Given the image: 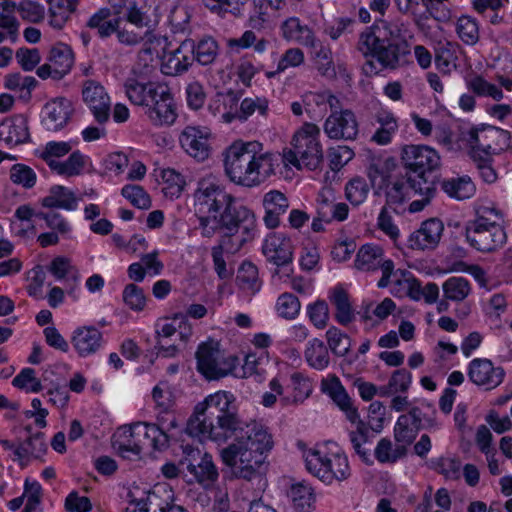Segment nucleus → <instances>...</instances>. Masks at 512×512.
Returning <instances> with one entry per match:
<instances>
[{
	"mask_svg": "<svg viewBox=\"0 0 512 512\" xmlns=\"http://www.w3.org/2000/svg\"><path fill=\"white\" fill-rule=\"evenodd\" d=\"M193 207L204 236L211 237L219 231L223 237L253 238L256 227L254 213L238 204L235 196L215 176L207 175L198 180L193 193Z\"/></svg>",
	"mask_w": 512,
	"mask_h": 512,
	"instance_id": "obj_1",
	"label": "nucleus"
},
{
	"mask_svg": "<svg viewBox=\"0 0 512 512\" xmlns=\"http://www.w3.org/2000/svg\"><path fill=\"white\" fill-rule=\"evenodd\" d=\"M234 441L221 450L223 463L233 477L252 481L268 470L266 461L274 442L271 434L257 423L245 424V428L233 435Z\"/></svg>",
	"mask_w": 512,
	"mask_h": 512,
	"instance_id": "obj_2",
	"label": "nucleus"
},
{
	"mask_svg": "<svg viewBox=\"0 0 512 512\" xmlns=\"http://www.w3.org/2000/svg\"><path fill=\"white\" fill-rule=\"evenodd\" d=\"M244 428L234 395L217 391L195 406L187 421L186 432L200 439L226 442Z\"/></svg>",
	"mask_w": 512,
	"mask_h": 512,
	"instance_id": "obj_3",
	"label": "nucleus"
},
{
	"mask_svg": "<svg viewBox=\"0 0 512 512\" xmlns=\"http://www.w3.org/2000/svg\"><path fill=\"white\" fill-rule=\"evenodd\" d=\"M259 142L236 141L224 152V171L229 180L237 185L252 187L273 172L271 153L259 154Z\"/></svg>",
	"mask_w": 512,
	"mask_h": 512,
	"instance_id": "obj_4",
	"label": "nucleus"
},
{
	"mask_svg": "<svg viewBox=\"0 0 512 512\" xmlns=\"http://www.w3.org/2000/svg\"><path fill=\"white\" fill-rule=\"evenodd\" d=\"M319 130H297L292 137V148L284 149L282 162L298 170L314 171L323 163V151L318 140Z\"/></svg>",
	"mask_w": 512,
	"mask_h": 512,
	"instance_id": "obj_5",
	"label": "nucleus"
},
{
	"mask_svg": "<svg viewBox=\"0 0 512 512\" xmlns=\"http://www.w3.org/2000/svg\"><path fill=\"white\" fill-rule=\"evenodd\" d=\"M183 457L179 466L190 474L188 483L197 482L204 487L213 485L219 476L217 467L213 463L212 456L202 452L189 444L183 445Z\"/></svg>",
	"mask_w": 512,
	"mask_h": 512,
	"instance_id": "obj_6",
	"label": "nucleus"
},
{
	"mask_svg": "<svg viewBox=\"0 0 512 512\" xmlns=\"http://www.w3.org/2000/svg\"><path fill=\"white\" fill-rule=\"evenodd\" d=\"M401 159L417 180L433 179L436 184L434 173L440 167V157L434 149L425 145H408L403 148Z\"/></svg>",
	"mask_w": 512,
	"mask_h": 512,
	"instance_id": "obj_7",
	"label": "nucleus"
},
{
	"mask_svg": "<svg viewBox=\"0 0 512 512\" xmlns=\"http://www.w3.org/2000/svg\"><path fill=\"white\" fill-rule=\"evenodd\" d=\"M306 467L309 472L327 484L334 480L343 481L350 476L348 459L344 455L323 456L319 451H310L306 455Z\"/></svg>",
	"mask_w": 512,
	"mask_h": 512,
	"instance_id": "obj_8",
	"label": "nucleus"
},
{
	"mask_svg": "<svg viewBox=\"0 0 512 512\" xmlns=\"http://www.w3.org/2000/svg\"><path fill=\"white\" fill-rule=\"evenodd\" d=\"M464 235L467 243L481 253H494L507 242V234L503 225L486 226L466 223Z\"/></svg>",
	"mask_w": 512,
	"mask_h": 512,
	"instance_id": "obj_9",
	"label": "nucleus"
},
{
	"mask_svg": "<svg viewBox=\"0 0 512 512\" xmlns=\"http://www.w3.org/2000/svg\"><path fill=\"white\" fill-rule=\"evenodd\" d=\"M196 359L198 371L209 380L223 378L234 368L235 358L224 359L218 343L213 341L199 345Z\"/></svg>",
	"mask_w": 512,
	"mask_h": 512,
	"instance_id": "obj_10",
	"label": "nucleus"
},
{
	"mask_svg": "<svg viewBox=\"0 0 512 512\" xmlns=\"http://www.w3.org/2000/svg\"><path fill=\"white\" fill-rule=\"evenodd\" d=\"M125 20L128 24L142 31L147 36L149 47L143 48L140 53L151 55V46L160 43V35L156 33L159 24V16L155 10L144 9L136 4L125 13Z\"/></svg>",
	"mask_w": 512,
	"mask_h": 512,
	"instance_id": "obj_11",
	"label": "nucleus"
},
{
	"mask_svg": "<svg viewBox=\"0 0 512 512\" xmlns=\"http://www.w3.org/2000/svg\"><path fill=\"white\" fill-rule=\"evenodd\" d=\"M82 99L98 124H105L111 115V100L105 88L97 81L86 80L82 86Z\"/></svg>",
	"mask_w": 512,
	"mask_h": 512,
	"instance_id": "obj_12",
	"label": "nucleus"
},
{
	"mask_svg": "<svg viewBox=\"0 0 512 512\" xmlns=\"http://www.w3.org/2000/svg\"><path fill=\"white\" fill-rule=\"evenodd\" d=\"M124 88L131 103L149 108L157 98L166 95L169 87L161 82H141L138 79L129 78L126 80Z\"/></svg>",
	"mask_w": 512,
	"mask_h": 512,
	"instance_id": "obj_13",
	"label": "nucleus"
},
{
	"mask_svg": "<svg viewBox=\"0 0 512 512\" xmlns=\"http://www.w3.org/2000/svg\"><path fill=\"white\" fill-rule=\"evenodd\" d=\"M444 224L438 218H430L408 237V246L413 250H433L442 237Z\"/></svg>",
	"mask_w": 512,
	"mask_h": 512,
	"instance_id": "obj_14",
	"label": "nucleus"
},
{
	"mask_svg": "<svg viewBox=\"0 0 512 512\" xmlns=\"http://www.w3.org/2000/svg\"><path fill=\"white\" fill-rule=\"evenodd\" d=\"M504 375V369L495 367L489 359L476 358L469 364V379L476 385L485 386L487 390L498 387Z\"/></svg>",
	"mask_w": 512,
	"mask_h": 512,
	"instance_id": "obj_15",
	"label": "nucleus"
},
{
	"mask_svg": "<svg viewBox=\"0 0 512 512\" xmlns=\"http://www.w3.org/2000/svg\"><path fill=\"white\" fill-rule=\"evenodd\" d=\"M262 251L267 260L277 266L287 265L293 259L291 239L282 233L269 234L264 241Z\"/></svg>",
	"mask_w": 512,
	"mask_h": 512,
	"instance_id": "obj_16",
	"label": "nucleus"
},
{
	"mask_svg": "<svg viewBox=\"0 0 512 512\" xmlns=\"http://www.w3.org/2000/svg\"><path fill=\"white\" fill-rule=\"evenodd\" d=\"M396 168V161L393 157L371 155L366 165L367 177L375 194L383 190L384 185L392 179V172Z\"/></svg>",
	"mask_w": 512,
	"mask_h": 512,
	"instance_id": "obj_17",
	"label": "nucleus"
},
{
	"mask_svg": "<svg viewBox=\"0 0 512 512\" xmlns=\"http://www.w3.org/2000/svg\"><path fill=\"white\" fill-rule=\"evenodd\" d=\"M134 438L139 444V452L145 448L164 450L168 447L169 436L156 424L137 422L133 424Z\"/></svg>",
	"mask_w": 512,
	"mask_h": 512,
	"instance_id": "obj_18",
	"label": "nucleus"
},
{
	"mask_svg": "<svg viewBox=\"0 0 512 512\" xmlns=\"http://www.w3.org/2000/svg\"><path fill=\"white\" fill-rule=\"evenodd\" d=\"M322 390L327 393L336 405L345 413L350 422H355L359 418V413L354 407L352 399L349 397L339 378L335 375L322 380Z\"/></svg>",
	"mask_w": 512,
	"mask_h": 512,
	"instance_id": "obj_19",
	"label": "nucleus"
},
{
	"mask_svg": "<svg viewBox=\"0 0 512 512\" xmlns=\"http://www.w3.org/2000/svg\"><path fill=\"white\" fill-rule=\"evenodd\" d=\"M265 211L263 221L267 228L275 229L280 225V217L287 212L290 206L287 196L279 190H270L262 199Z\"/></svg>",
	"mask_w": 512,
	"mask_h": 512,
	"instance_id": "obj_20",
	"label": "nucleus"
},
{
	"mask_svg": "<svg viewBox=\"0 0 512 512\" xmlns=\"http://www.w3.org/2000/svg\"><path fill=\"white\" fill-rule=\"evenodd\" d=\"M416 177L406 175L394 177L384 185V194L386 198V206L398 207L410 200L413 193L412 184L420 183Z\"/></svg>",
	"mask_w": 512,
	"mask_h": 512,
	"instance_id": "obj_21",
	"label": "nucleus"
},
{
	"mask_svg": "<svg viewBox=\"0 0 512 512\" xmlns=\"http://www.w3.org/2000/svg\"><path fill=\"white\" fill-rule=\"evenodd\" d=\"M282 37L305 47H317L318 39L313 30L298 17H289L281 24Z\"/></svg>",
	"mask_w": 512,
	"mask_h": 512,
	"instance_id": "obj_22",
	"label": "nucleus"
},
{
	"mask_svg": "<svg viewBox=\"0 0 512 512\" xmlns=\"http://www.w3.org/2000/svg\"><path fill=\"white\" fill-rule=\"evenodd\" d=\"M194 53V41L184 40L180 46L167 56L163 64V72L167 75H178L188 70Z\"/></svg>",
	"mask_w": 512,
	"mask_h": 512,
	"instance_id": "obj_23",
	"label": "nucleus"
},
{
	"mask_svg": "<svg viewBox=\"0 0 512 512\" xmlns=\"http://www.w3.org/2000/svg\"><path fill=\"white\" fill-rule=\"evenodd\" d=\"M247 236H236L235 238L222 237L221 243L212 248V259L214 268L220 279H228L232 272L226 268V262L223 257V251L230 253L237 252L245 242L250 241Z\"/></svg>",
	"mask_w": 512,
	"mask_h": 512,
	"instance_id": "obj_24",
	"label": "nucleus"
},
{
	"mask_svg": "<svg viewBox=\"0 0 512 512\" xmlns=\"http://www.w3.org/2000/svg\"><path fill=\"white\" fill-rule=\"evenodd\" d=\"M209 133L203 130H183L179 136L182 148L192 157L205 160L209 156Z\"/></svg>",
	"mask_w": 512,
	"mask_h": 512,
	"instance_id": "obj_25",
	"label": "nucleus"
},
{
	"mask_svg": "<svg viewBox=\"0 0 512 512\" xmlns=\"http://www.w3.org/2000/svg\"><path fill=\"white\" fill-rule=\"evenodd\" d=\"M102 334L93 326H85L74 331L72 344L82 357L95 353L101 346Z\"/></svg>",
	"mask_w": 512,
	"mask_h": 512,
	"instance_id": "obj_26",
	"label": "nucleus"
},
{
	"mask_svg": "<svg viewBox=\"0 0 512 512\" xmlns=\"http://www.w3.org/2000/svg\"><path fill=\"white\" fill-rule=\"evenodd\" d=\"M113 449L123 458L139 457V444L134 438V427L124 425L119 427L111 439Z\"/></svg>",
	"mask_w": 512,
	"mask_h": 512,
	"instance_id": "obj_27",
	"label": "nucleus"
},
{
	"mask_svg": "<svg viewBox=\"0 0 512 512\" xmlns=\"http://www.w3.org/2000/svg\"><path fill=\"white\" fill-rule=\"evenodd\" d=\"M112 10L104 7L96 11L87 21L86 26L96 31L102 39L116 34L118 24L122 23V17H112Z\"/></svg>",
	"mask_w": 512,
	"mask_h": 512,
	"instance_id": "obj_28",
	"label": "nucleus"
},
{
	"mask_svg": "<svg viewBox=\"0 0 512 512\" xmlns=\"http://www.w3.org/2000/svg\"><path fill=\"white\" fill-rule=\"evenodd\" d=\"M148 116L155 125H172L176 120V107L172 97L170 88L167 89L166 95L157 98L148 108Z\"/></svg>",
	"mask_w": 512,
	"mask_h": 512,
	"instance_id": "obj_29",
	"label": "nucleus"
},
{
	"mask_svg": "<svg viewBox=\"0 0 512 512\" xmlns=\"http://www.w3.org/2000/svg\"><path fill=\"white\" fill-rule=\"evenodd\" d=\"M478 130H441L439 141L448 150L470 149L478 143Z\"/></svg>",
	"mask_w": 512,
	"mask_h": 512,
	"instance_id": "obj_30",
	"label": "nucleus"
},
{
	"mask_svg": "<svg viewBox=\"0 0 512 512\" xmlns=\"http://www.w3.org/2000/svg\"><path fill=\"white\" fill-rule=\"evenodd\" d=\"M45 120L54 128H62L69 123L73 113L71 102L65 98H57L44 106Z\"/></svg>",
	"mask_w": 512,
	"mask_h": 512,
	"instance_id": "obj_31",
	"label": "nucleus"
},
{
	"mask_svg": "<svg viewBox=\"0 0 512 512\" xmlns=\"http://www.w3.org/2000/svg\"><path fill=\"white\" fill-rule=\"evenodd\" d=\"M384 260V251L378 245H363L357 252L355 267L362 271H374L382 268Z\"/></svg>",
	"mask_w": 512,
	"mask_h": 512,
	"instance_id": "obj_32",
	"label": "nucleus"
},
{
	"mask_svg": "<svg viewBox=\"0 0 512 512\" xmlns=\"http://www.w3.org/2000/svg\"><path fill=\"white\" fill-rule=\"evenodd\" d=\"M41 204L46 208H60L71 211L77 207V198L68 188L55 185L50 188L49 195L41 200Z\"/></svg>",
	"mask_w": 512,
	"mask_h": 512,
	"instance_id": "obj_33",
	"label": "nucleus"
},
{
	"mask_svg": "<svg viewBox=\"0 0 512 512\" xmlns=\"http://www.w3.org/2000/svg\"><path fill=\"white\" fill-rule=\"evenodd\" d=\"M48 61L54 67L55 79H61L73 66V52L66 44L58 43L51 48Z\"/></svg>",
	"mask_w": 512,
	"mask_h": 512,
	"instance_id": "obj_34",
	"label": "nucleus"
},
{
	"mask_svg": "<svg viewBox=\"0 0 512 512\" xmlns=\"http://www.w3.org/2000/svg\"><path fill=\"white\" fill-rule=\"evenodd\" d=\"M329 299L335 307V319L337 322L344 326L350 324L354 320L355 314L347 291L342 287H336L333 289Z\"/></svg>",
	"mask_w": 512,
	"mask_h": 512,
	"instance_id": "obj_35",
	"label": "nucleus"
},
{
	"mask_svg": "<svg viewBox=\"0 0 512 512\" xmlns=\"http://www.w3.org/2000/svg\"><path fill=\"white\" fill-rule=\"evenodd\" d=\"M352 423L356 425V428L349 433L350 442L352 443L355 452L360 456V458L365 463L371 464V445L368 440L369 428L366 423L360 419V417L358 420Z\"/></svg>",
	"mask_w": 512,
	"mask_h": 512,
	"instance_id": "obj_36",
	"label": "nucleus"
},
{
	"mask_svg": "<svg viewBox=\"0 0 512 512\" xmlns=\"http://www.w3.org/2000/svg\"><path fill=\"white\" fill-rule=\"evenodd\" d=\"M308 365L316 370H324L330 364V355L327 346L318 338L308 342L304 352Z\"/></svg>",
	"mask_w": 512,
	"mask_h": 512,
	"instance_id": "obj_37",
	"label": "nucleus"
},
{
	"mask_svg": "<svg viewBox=\"0 0 512 512\" xmlns=\"http://www.w3.org/2000/svg\"><path fill=\"white\" fill-rule=\"evenodd\" d=\"M460 46L456 42H439L436 49L435 61L438 68L444 72L456 69Z\"/></svg>",
	"mask_w": 512,
	"mask_h": 512,
	"instance_id": "obj_38",
	"label": "nucleus"
},
{
	"mask_svg": "<svg viewBox=\"0 0 512 512\" xmlns=\"http://www.w3.org/2000/svg\"><path fill=\"white\" fill-rule=\"evenodd\" d=\"M85 167V157L80 151H74L65 161H49V168L58 175L74 177L82 173Z\"/></svg>",
	"mask_w": 512,
	"mask_h": 512,
	"instance_id": "obj_39",
	"label": "nucleus"
},
{
	"mask_svg": "<svg viewBox=\"0 0 512 512\" xmlns=\"http://www.w3.org/2000/svg\"><path fill=\"white\" fill-rule=\"evenodd\" d=\"M441 187L450 197L458 200L468 199L475 192V185L468 176L444 180Z\"/></svg>",
	"mask_w": 512,
	"mask_h": 512,
	"instance_id": "obj_40",
	"label": "nucleus"
},
{
	"mask_svg": "<svg viewBox=\"0 0 512 512\" xmlns=\"http://www.w3.org/2000/svg\"><path fill=\"white\" fill-rule=\"evenodd\" d=\"M236 279L241 289L252 294L258 292L261 288L258 268L252 262L245 261L241 264Z\"/></svg>",
	"mask_w": 512,
	"mask_h": 512,
	"instance_id": "obj_41",
	"label": "nucleus"
},
{
	"mask_svg": "<svg viewBox=\"0 0 512 512\" xmlns=\"http://www.w3.org/2000/svg\"><path fill=\"white\" fill-rule=\"evenodd\" d=\"M444 297L448 300L461 302L471 291L469 281L464 277H450L442 285Z\"/></svg>",
	"mask_w": 512,
	"mask_h": 512,
	"instance_id": "obj_42",
	"label": "nucleus"
},
{
	"mask_svg": "<svg viewBox=\"0 0 512 512\" xmlns=\"http://www.w3.org/2000/svg\"><path fill=\"white\" fill-rule=\"evenodd\" d=\"M290 496L294 508L298 512H310L313 509L315 496L311 487L300 483L293 485L290 490Z\"/></svg>",
	"mask_w": 512,
	"mask_h": 512,
	"instance_id": "obj_43",
	"label": "nucleus"
},
{
	"mask_svg": "<svg viewBox=\"0 0 512 512\" xmlns=\"http://www.w3.org/2000/svg\"><path fill=\"white\" fill-rule=\"evenodd\" d=\"M413 194L420 195L422 198L414 200L409 205L410 212H419L428 205L436 192V186L433 179H425L423 182L412 184Z\"/></svg>",
	"mask_w": 512,
	"mask_h": 512,
	"instance_id": "obj_44",
	"label": "nucleus"
},
{
	"mask_svg": "<svg viewBox=\"0 0 512 512\" xmlns=\"http://www.w3.org/2000/svg\"><path fill=\"white\" fill-rule=\"evenodd\" d=\"M326 340L329 349L338 357H344L350 351V337L335 326L326 331Z\"/></svg>",
	"mask_w": 512,
	"mask_h": 512,
	"instance_id": "obj_45",
	"label": "nucleus"
},
{
	"mask_svg": "<svg viewBox=\"0 0 512 512\" xmlns=\"http://www.w3.org/2000/svg\"><path fill=\"white\" fill-rule=\"evenodd\" d=\"M313 48L316 49L314 53V60L316 69L319 74L327 78L335 77L336 71L332 59L331 49L327 46H324L319 40L317 47Z\"/></svg>",
	"mask_w": 512,
	"mask_h": 512,
	"instance_id": "obj_46",
	"label": "nucleus"
},
{
	"mask_svg": "<svg viewBox=\"0 0 512 512\" xmlns=\"http://www.w3.org/2000/svg\"><path fill=\"white\" fill-rule=\"evenodd\" d=\"M116 38L120 44L125 46H136L143 43L145 46L144 48L149 47V43H147V36L127 22L125 24H118Z\"/></svg>",
	"mask_w": 512,
	"mask_h": 512,
	"instance_id": "obj_47",
	"label": "nucleus"
},
{
	"mask_svg": "<svg viewBox=\"0 0 512 512\" xmlns=\"http://www.w3.org/2000/svg\"><path fill=\"white\" fill-rule=\"evenodd\" d=\"M218 52V45L212 38H203L197 45L194 44L193 59H196L201 65L211 64Z\"/></svg>",
	"mask_w": 512,
	"mask_h": 512,
	"instance_id": "obj_48",
	"label": "nucleus"
},
{
	"mask_svg": "<svg viewBox=\"0 0 512 512\" xmlns=\"http://www.w3.org/2000/svg\"><path fill=\"white\" fill-rule=\"evenodd\" d=\"M421 427L410 422L409 418L399 416L394 427V438L396 442L405 445L411 444Z\"/></svg>",
	"mask_w": 512,
	"mask_h": 512,
	"instance_id": "obj_49",
	"label": "nucleus"
},
{
	"mask_svg": "<svg viewBox=\"0 0 512 512\" xmlns=\"http://www.w3.org/2000/svg\"><path fill=\"white\" fill-rule=\"evenodd\" d=\"M400 54V45L389 43L381 45L373 58H377L381 68L395 69L399 64Z\"/></svg>",
	"mask_w": 512,
	"mask_h": 512,
	"instance_id": "obj_50",
	"label": "nucleus"
},
{
	"mask_svg": "<svg viewBox=\"0 0 512 512\" xmlns=\"http://www.w3.org/2000/svg\"><path fill=\"white\" fill-rule=\"evenodd\" d=\"M375 457L380 463H393L405 453V446H397L393 449L390 439L382 438L376 448Z\"/></svg>",
	"mask_w": 512,
	"mask_h": 512,
	"instance_id": "obj_51",
	"label": "nucleus"
},
{
	"mask_svg": "<svg viewBox=\"0 0 512 512\" xmlns=\"http://www.w3.org/2000/svg\"><path fill=\"white\" fill-rule=\"evenodd\" d=\"M369 190V186L365 179L355 177L346 184L345 196L352 205L358 206L364 202Z\"/></svg>",
	"mask_w": 512,
	"mask_h": 512,
	"instance_id": "obj_52",
	"label": "nucleus"
},
{
	"mask_svg": "<svg viewBox=\"0 0 512 512\" xmlns=\"http://www.w3.org/2000/svg\"><path fill=\"white\" fill-rule=\"evenodd\" d=\"M10 180L26 189L34 187L37 175L34 170L25 164H14L10 169Z\"/></svg>",
	"mask_w": 512,
	"mask_h": 512,
	"instance_id": "obj_53",
	"label": "nucleus"
},
{
	"mask_svg": "<svg viewBox=\"0 0 512 512\" xmlns=\"http://www.w3.org/2000/svg\"><path fill=\"white\" fill-rule=\"evenodd\" d=\"M301 304L299 299L291 293H283L276 302L278 314L285 319H294L300 312Z\"/></svg>",
	"mask_w": 512,
	"mask_h": 512,
	"instance_id": "obj_54",
	"label": "nucleus"
},
{
	"mask_svg": "<svg viewBox=\"0 0 512 512\" xmlns=\"http://www.w3.org/2000/svg\"><path fill=\"white\" fill-rule=\"evenodd\" d=\"M456 31L460 39L466 44H475L479 38V29L475 19L470 16H461L457 20Z\"/></svg>",
	"mask_w": 512,
	"mask_h": 512,
	"instance_id": "obj_55",
	"label": "nucleus"
},
{
	"mask_svg": "<svg viewBox=\"0 0 512 512\" xmlns=\"http://www.w3.org/2000/svg\"><path fill=\"white\" fill-rule=\"evenodd\" d=\"M12 384L14 387L23 389L26 392L37 393L43 389L41 381L36 377V372L32 368H24L13 379Z\"/></svg>",
	"mask_w": 512,
	"mask_h": 512,
	"instance_id": "obj_56",
	"label": "nucleus"
},
{
	"mask_svg": "<svg viewBox=\"0 0 512 512\" xmlns=\"http://www.w3.org/2000/svg\"><path fill=\"white\" fill-rule=\"evenodd\" d=\"M161 178L167 185L163 188L165 195L179 197L186 184L184 177L174 169L168 168L161 171Z\"/></svg>",
	"mask_w": 512,
	"mask_h": 512,
	"instance_id": "obj_57",
	"label": "nucleus"
},
{
	"mask_svg": "<svg viewBox=\"0 0 512 512\" xmlns=\"http://www.w3.org/2000/svg\"><path fill=\"white\" fill-rule=\"evenodd\" d=\"M121 194L128 199L130 203L139 209H149L151 207V198L145 190L139 185H125Z\"/></svg>",
	"mask_w": 512,
	"mask_h": 512,
	"instance_id": "obj_58",
	"label": "nucleus"
},
{
	"mask_svg": "<svg viewBox=\"0 0 512 512\" xmlns=\"http://www.w3.org/2000/svg\"><path fill=\"white\" fill-rule=\"evenodd\" d=\"M357 120L354 112L350 109H340L331 113L326 119L324 128H356Z\"/></svg>",
	"mask_w": 512,
	"mask_h": 512,
	"instance_id": "obj_59",
	"label": "nucleus"
},
{
	"mask_svg": "<svg viewBox=\"0 0 512 512\" xmlns=\"http://www.w3.org/2000/svg\"><path fill=\"white\" fill-rule=\"evenodd\" d=\"M502 212L494 206L481 205L476 209V217L467 223L486 226L502 225Z\"/></svg>",
	"mask_w": 512,
	"mask_h": 512,
	"instance_id": "obj_60",
	"label": "nucleus"
},
{
	"mask_svg": "<svg viewBox=\"0 0 512 512\" xmlns=\"http://www.w3.org/2000/svg\"><path fill=\"white\" fill-rule=\"evenodd\" d=\"M248 0H203L204 5L217 14L231 13L239 15Z\"/></svg>",
	"mask_w": 512,
	"mask_h": 512,
	"instance_id": "obj_61",
	"label": "nucleus"
},
{
	"mask_svg": "<svg viewBox=\"0 0 512 512\" xmlns=\"http://www.w3.org/2000/svg\"><path fill=\"white\" fill-rule=\"evenodd\" d=\"M48 270L58 280L66 277H71L74 281L78 279V270L71 265L70 260L66 257L58 256L54 258L50 263Z\"/></svg>",
	"mask_w": 512,
	"mask_h": 512,
	"instance_id": "obj_62",
	"label": "nucleus"
},
{
	"mask_svg": "<svg viewBox=\"0 0 512 512\" xmlns=\"http://www.w3.org/2000/svg\"><path fill=\"white\" fill-rule=\"evenodd\" d=\"M380 46L371 27H367L360 33L356 48L365 57L371 56L373 58Z\"/></svg>",
	"mask_w": 512,
	"mask_h": 512,
	"instance_id": "obj_63",
	"label": "nucleus"
},
{
	"mask_svg": "<svg viewBox=\"0 0 512 512\" xmlns=\"http://www.w3.org/2000/svg\"><path fill=\"white\" fill-rule=\"evenodd\" d=\"M124 303L134 311H142L146 305L143 289L135 284H128L123 291Z\"/></svg>",
	"mask_w": 512,
	"mask_h": 512,
	"instance_id": "obj_64",
	"label": "nucleus"
}]
</instances>
